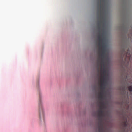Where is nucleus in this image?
<instances>
[{"instance_id": "nucleus-1", "label": "nucleus", "mask_w": 132, "mask_h": 132, "mask_svg": "<svg viewBox=\"0 0 132 132\" xmlns=\"http://www.w3.org/2000/svg\"><path fill=\"white\" fill-rule=\"evenodd\" d=\"M120 53L122 59H125L126 61L130 60L131 53L129 49L127 48L122 49Z\"/></svg>"}, {"instance_id": "nucleus-2", "label": "nucleus", "mask_w": 132, "mask_h": 132, "mask_svg": "<svg viewBox=\"0 0 132 132\" xmlns=\"http://www.w3.org/2000/svg\"><path fill=\"white\" fill-rule=\"evenodd\" d=\"M127 114L126 113H124L123 114L122 117L123 121L122 123V126L125 131L127 129L128 125V124L127 120V119H129V122L131 121L129 118V116H128Z\"/></svg>"}, {"instance_id": "nucleus-3", "label": "nucleus", "mask_w": 132, "mask_h": 132, "mask_svg": "<svg viewBox=\"0 0 132 132\" xmlns=\"http://www.w3.org/2000/svg\"><path fill=\"white\" fill-rule=\"evenodd\" d=\"M38 105L39 112V117L40 119L42 117L44 119V112L41 102V97L40 93H39V99L38 102Z\"/></svg>"}, {"instance_id": "nucleus-4", "label": "nucleus", "mask_w": 132, "mask_h": 132, "mask_svg": "<svg viewBox=\"0 0 132 132\" xmlns=\"http://www.w3.org/2000/svg\"><path fill=\"white\" fill-rule=\"evenodd\" d=\"M120 90L123 95L127 97L128 98V95L127 89H126L125 87L123 86L121 87Z\"/></svg>"}, {"instance_id": "nucleus-5", "label": "nucleus", "mask_w": 132, "mask_h": 132, "mask_svg": "<svg viewBox=\"0 0 132 132\" xmlns=\"http://www.w3.org/2000/svg\"><path fill=\"white\" fill-rule=\"evenodd\" d=\"M129 77H130H130L131 78L132 76V75H131V73H130V72H129V74L128 73H127L126 75V79L128 80L129 78Z\"/></svg>"}, {"instance_id": "nucleus-6", "label": "nucleus", "mask_w": 132, "mask_h": 132, "mask_svg": "<svg viewBox=\"0 0 132 132\" xmlns=\"http://www.w3.org/2000/svg\"><path fill=\"white\" fill-rule=\"evenodd\" d=\"M128 88L129 91L131 92H132V85L128 86Z\"/></svg>"}, {"instance_id": "nucleus-7", "label": "nucleus", "mask_w": 132, "mask_h": 132, "mask_svg": "<svg viewBox=\"0 0 132 132\" xmlns=\"http://www.w3.org/2000/svg\"><path fill=\"white\" fill-rule=\"evenodd\" d=\"M129 37L131 39V41H132V31H131V33L129 35Z\"/></svg>"}]
</instances>
